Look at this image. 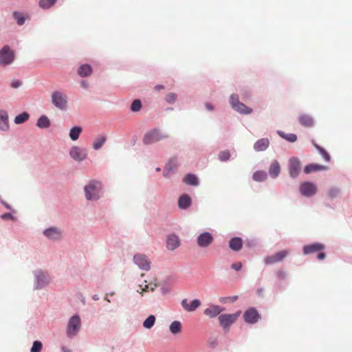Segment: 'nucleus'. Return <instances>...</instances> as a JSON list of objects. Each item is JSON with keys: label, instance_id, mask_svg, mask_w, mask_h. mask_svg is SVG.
<instances>
[{"label": "nucleus", "instance_id": "6e6552de", "mask_svg": "<svg viewBox=\"0 0 352 352\" xmlns=\"http://www.w3.org/2000/svg\"><path fill=\"white\" fill-rule=\"evenodd\" d=\"M289 254L288 250H282L275 253L273 255L265 257L264 262L266 265H273L283 261Z\"/></svg>", "mask_w": 352, "mask_h": 352}, {"label": "nucleus", "instance_id": "9d476101", "mask_svg": "<svg viewBox=\"0 0 352 352\" xmlns=\"http://www.w3.org/2000/svg\"><path fill=\"white\" fill-rule=\"evenodd\" d=\"M243 318L247 323L254 324L260 319V315L255 308L251 307L244 312Z\"/></svg>", "mask_w": 352, "mask_h": 352}, {"label": "nucleus", "instance_id": "e433bc0d", "mask_svg": "<svg viewBox=\"0 0 352 352\" xmlns=\"http://www.w3.org/2000/svg\"><path fill=\"white\" fill-rule=\"evenodd\" d=\"M312 143H313L314 146L320 152V153L323 157V158L325 160V161L329 162L330 161V155H329V153L323 148H322L320 146H318V144H316L314 141L312 142Z\"/></svg>", "mask_w": 352, "mask_h": 352}, {"label": "nucleus", "instance_id": "dca6fc26", "mask_svg": "<svg viewBox=\"0 0 352 352\" xmlns=\"http://www.w3.org/2000/svg\"><path fill=\"white\" fill-rule=\"evenodd\" d=\"M201 305V302L198 299L193 300L188 302L187 299H184L182 301L183 308L187 311H193L196 310Z\"/></svg>", "mask_w": 352, "mask_h": 352}, {"label": "nucleus", "instance_id": "4c0bfd02", "mask_svg": "<svg viewBox=\"0 0 352 352\" xmlns=\"http://www.w3.org/2000/svg\"><path fill=\"white\" fill-rule=\"evenodd\" d=\"M56 1V0H40L39 6L43 9H48L55 3Z\"/></svg>", "mask_w": 352, "mask_h": 352}, {"label": "nucleus", "instance_id": "bb28decb", "mask_svg": "<svg viewBox=\"0 0 352 352\" xmlns=\"http://www.w3.org/2000/svg\"><path fill=\"white\" fill-rule=\"evenodd\" d=\"M36 126L41 129L48 128L50 126V121L46 116H41L37 120Z\"/></svg>", "mask_w": 352, "mask_h": 352}, {"label": "nucleus", "instance_id": "f03ea898", "mask_svg": "<svg viewBox=\"0 0 352 352\" xmlns=\"http://www.w3.org/2000/svg\"><path fill=\"white\" fill-rule=\"evenodd\" d=\"M100 184L93 182L85 187L86 198L88 200H96L100 197Z\"/></svg>", "mask_w": 352, "mask_h": 352}, {"label": "nucleus", "instance_id": "f257e3e1", "mask_svg": "<svg viewBox=\"0 0 352 352\" xmlns=\"http://www.w3.org/2000/svg\"><path fill=\"white\" fill-rule=\"evenodd\" d=\"M168 138V135L162 133L159 129H152L144 135L143 142L145 144H151Z\"/></svg>", "mask_w": 352, "mask_h": 352}, {"label": "nucleus", "instance_id": "8fccbe9b", "mask_svg": "<svg viewBox=\"0 0 352 352\" xmlns=\"http://www.w3.org/2000/svg\"><path fill=\"white\" fill-rule=\"evenodd\" d=\"M339 193V190L338 189L333 188L329 191V195L330 197L333 198L336 197Z\"/></svg>", "mask_w": 352, "mask_h": 352}, {"label": "nucleus", "instance_id": "603ef678", "mask_svg": "<svg viewBox=\"0 0 352 352\" xmlns=\"http://www.w3.org/2000/svg\"><path fill=\"white\" fill-rule=\"evenodd\" d=\"M237 298H238V296H232V297H228V298H221V299L220 300V301H221V302L225 303V302H227V300H227V299H228V300H230V302H234Z\"/></svg>", "mask_w": 352, "mask_h": 352}, {"label": "nucleus", "instance_id": "7c9ffc66", "mask_svg": "<svg viewBox=\"0 0 352 352\" xmlns=\"http://www.w3.org/2000/svg\"><path fill=\"white\" fill-rule=\"evenodd\" d=\"M252 177L256 182H263L267 179V173L263 170H257L253 174Z\"/></svg>", "mask_w": 352, "mask_h": 352}, {"label": "nucleus", "instance_id": "9b49d317", "mask_svg": "<svg viewBox=\"0 0 352 352\" xmlns=\"http://www.w3.org/2000/svg\"><path fill=\"white\" fill-rule=\"evenodd\" d=\"M213 240L212 235L208 232H205L198 236L197 241L199 247L206 248L212 244Z\"/></svg>", "mask_w": 352, "mask_h": 352}, {"label": "nucleus", "instance_id": "37998d69", "mask_svg": "<svg viewBox=\"0 0 352 352\" xmlns=\"http://www.w3.org/2000/svg\"><path fill=\"white\" fill-rule=\"evenodd\" d=\"M43 344L40 341H34L31 349V352H41Z\"/></svg>", "mask_w": 352, "mask_h": 352}, {"label": "nucleus", "instance_id": "c9c22d12", "mask_svg": "<svg viewBox=\"0 0 352 352\" xmlns=\"http://www.w3.org/2000/svg\"><path fill=\"white\" fill-rule=\"evenodd\" d=\"M156 284H147L146 281L144 282V285H140L139 287L142 292L140 293L142 294V292H153L156 287Z\"/></svg>", "mask_w": 352, "mask_h": 352}, {"label": "nucleus", "instance_id": "a211bd4d", "mask_svg": "<svg viewBox=\"0 0 352 352\" xmlns=\"http://www.w3.org/2000/svg\"><path fill=\"white\" fill-rule=\"evenodd\" d=\"M44 235L50 239L57 240L61 238V232L58 228H50L44 231Z\"/></svg>", "mask_w": 352, "mask_h": 352}, {"label": "nucleus", "instance_id": "20e7f679", "mask_svg": "<svg viewBox=\"0 0 352 352\" xmlns=\"http://www.w3.org/2000/svg\"><path fill=\"white\" fill-rule=\"evenodd\" d=\"M81 326L80 318L78 316H73L69 320L67 327V335L69 338L75 336Z\"/></svg>", "mask_w": 352, "mask_h": 352}, {"label": "nucleus", "instance_id": "0eeeda50", "mask_svg": "<svg viewBox=\"0 0 352 352\" xmlns=\"http://www.w3.org/2000/svg\"><path fill=\"white\" fill-rule=\"evenodd\" d=\"M52 101L55 107L60 109H65L67 107V96L60 91H54L52 95Z\"/></svg>", "mask_w": 352, "mask_h": 352}, {"label": "nucleus", "instance_id": "39448f33", "mask_svg": "<svg viewBox=\"0 0 352 352\" xmlns=\"http://www.w3.org/2000/svg\"><path fill=\"white\" fill-rule=\"evenodd\" d=\"M14 59V52L12 51L8 45L4 46L0 50V64L7 65L13 62Z\"/></svg>", "mask_w": 352, "mask_h": 352}, {"label": "nucleus", "instance_id": "7ed1b4c3", "mask_svg": "<svg viewBox=\"0 0 352 352\" xmlns=\"http://www.w3.org/2000/svg\"><path fill=\"white\" fill-rule=\"evenodd\" d=\"M230 103L232 107L237 112L243 114H250L252 112V109L247 107L239 100L236 94H232L230 97Z\"/></svg>", "mask_w": 352, "mask_h": 352}, {"label": "nucleus", "instance_id": "5701e85b", "mask_svg": "<svg viewBox=\"0 0 352 352\" xmlns=\"http://www.w3.org/2000/svg\"><path fill=\"white\" fill-rule=\"evenodd\" d=\"M191 204V199L190 197L184 194L182 195L178 200V206L182 209H186Z\"/></svg>", "mask_w": 352, "mask_h": 352}, {"label": "nucleus", "instance_id": "ddd939ff", "mask_svg": "<svg viewBox=\"0 0 352 352\" xmlns=\"http://www.w3.org/2000/svg\"><path fill=\"white\" fill-rule=\"evenodd\" d=\"M300 162L297 158H292L289 162V175L292 177H296L300 170Z\"/></svg>", "mask_w": 352, "mask_h": 352}, {"label": "nucleus", "instance_id": "f8f14e48", "mask_svg": "<svg viewBox=\"0 0 352 352\" xmlns=\"http://www.w3.org/2000/svg\"><path fill=\"white\" fill-rule=\"evenodd\" d=\"M69 155L76 161H82L87 156L86 150L78 146H73L70 150Z\"/></svg>", "mask_w": 352, "mask_h": 352}, {"label": "nucleus", "instance_id": "bf43d9fd", "mask_svg": "<svg viewBox=\"0 0 352 352\" xmlns=\"http://www.w3.org/2000/svg\"><path fill=\"white\" fill-rule=\"evenodd\" d=\"M63 352H71V351L65 347L62 348Z\"/></svg>", "mask_w": 352, "mask_h": 352}, {"label": "nucleus", "instance_id": "1a4fd4ad", "mask_svg": "<svg viewBox=\"0 0 352 352\" xmlns=\"http://www.w3.org/2000/svg\"><path fill=\"white\" fill-rule=\"evenodd\" d=\"M134 263L142 270L148 271L151 267V262L147 257L142 254H137L133 257Z\"/></svg>", "mask_w": 352, "mask_h": 352}, {"label": "nucleus", "instance_id": "13d9d810", "mask_svg": "<svg viewBox=\"0 0 352 352\" xmlns=\"http://www.w3.org/2000/svg\"><path fill=\"white\" fill-rule=\"evenodd\" d=\"M10 216H11V214H10L7 213V214H3V215L1 216V218H3V219H7V218L10 217Z\"/></svg>", "mask_w": 352, "mask_h": 352}, {"label": "nucleus", "instance_id": "a18cd8bd", "mask_svg": "<svg viewBox=\"0 0 352 352\" xmlns=\"http://www.w3.org/2000/svg\"><path fill=\"white\" fill-rule=\"evenodd\" d=\"M45 279H47V276L43 273H40L38 275H37L38 283L40 287L43 286V285L45 283L44 281Z\"/></svg>", "mask_w": 352, "mask_h": 352}, {"label": "nucleus", "instance_id": "4d7b16f0", "mask_svg": "<svg viewBox=\"0 0 352 352\" xmlns=\"http://www.w3.org/2000/svg\"><path fill=\"white\" fill-rule=\"evenodd\" d=\"M80 85L83 88H87L88 87V83L85 80L82 81Z\"/></svg>", "mask_w": 352, "mask_h": 352}, {"label": "nucleus", "instance_id": "423d86ee", "mask_svg": "<svg viewBox=\"0 0 352 352\" xmlns=\"http://www.w3.org/2000/svg\"><path fill=\"white\" fill-rule=\"evenodd\" d=\"M241 311H239L234 314H222L219 316V321L220 324L224 329H228L230 326L233 324L239 317Z\"/></svg>", "mask_w": 352, "mask_h": 352}, {"label": "nucleus", "instance_id": "6e6d98bb", "mask_svg": "<svg viewBox=\"0 0 352 352\" xmlns=\"http://www.w3.org/2000/svg\"><path fill=\"white\" fill-rule=\"evenodd\" d=\"M206 107L209 110V111H212L213 110V107L211 104L210 103H206Z\"/></svg>", "mask_w": 352, "mask_h": 352}, {"label": "nucleus", "instance_id": "f3484780", "mask_svg": "<svg viewBox=\"0 0 352 352\" xmlns=\"http://www.w3.org/2000/svg\"><path fill=\"white\" fill-rule=\"evenodd\" d=\"M223 310L224 309L219 305H212L204 310V314L210 318H214Z\"/></svg>", "mask_w": 352, "mask_h": 352}, {"label": "nucleus", "instance_id": "a19ab883", "mask_svg": "<svg viewBox=\"0 0 352 352\" xmlns=\"http://www.w3.org/2000/svg\"><path fill=\"white\" fill-rule=\"evenodd\" d=\"M230 157V153L228 150L222 151L219 153V159L223 162L228 160Z\"/></svg>", "mask_w": 352, "mask_h": 352}, {"label": "nucleus", "instance_id": "4468645a", "mask_svg": "<svg viewBox=\"0 0 352 352\" xmlns=\"http://www.w3.org/2000/svg\"><path fill=\"white\" fill-rule=\"evenodd\" d=\"M316 186L311 182H305L300 185V191L302 195L307 197L314 195L316 192Z\"/></svg>", "mask_w": 352, "mask_h": 352}, {"label": "nucleus", "instance_id": "c756f323", "mask_svg": "<svg viewBox=\"0 0 352 352\" xmlns=\"http://www.w3.org/2000/svg\"><path fill=\"white\" fill-rule=\"evenodd\" d=\"M170 331L173 334L179 333L182 331V324L179 321H174L169 327Z\"/></svg>", "mask_w": 352, "mask_h": 352}, {"label": "nucleus", "instance_id": "4be33fe9", "mask_svg": "<svg viewBox=\"0 0 352 352\" xmlns=\"http://www.w3.org/2000/svg\"><path fill=\"white\" fill-rule=\"evenodd\" d=\"M269 144L270 141L267 138H262L255 142L254 148L256 151H263L269 146Z\"/></svg>", "mask_w": 352, "mask_h": 352}, {"label": "nucleus", "instance_id": "c03bdc74", "mask_svg": "<svg viewBox=\"0 0 352 352\" xmlns=\"http://www.w3.org/2000/svg\"><path fill=\"white\" fill-rule=\"evenodd\" d=\"M177 99V95L174 93H169L166 96L165 100L168 103H173Z\"/></svg>", "mask_w": 352, "mask_h": 352}, {"label": "nucleus", "instance_id": "c85d7f7f", "mask_svg": "<svg viewBox=\"0 0 352 352\" xmlns=\"http://www.w3.org/2000/svg\"><path fill=\"white\" fill-rule=\"evenodd\" d=\"M82 132V128L80 126H74L69 131V138L75 141L77 140L79 138L80 134Z\"/></svg>", "mask_w": 352, "mask_h": 352}, {"label": "nucleus", "instance_id": "a878e982", "mask_svg": "<svg viewBox=\"0 0 352 352\" xmlns=\"http://www.w3.org/2000/svg\"><path fill=\"white\" fill-rule=\"evenodd\" d=\"M280 168L277 161H274L270 167L269 173L271 177H276L280 173Z\"/></svg>", "mask_w": 352, "mask_h": 352}, {"label": "nucleus", "instance_id": "f704fd0d", "mask_svg": "<svg viewBox=\"0 0 352 352\" xmlns=\"http://www.w3.org/2000/svg\"><path fill=\"white\" fill-rule=\"evenodd\" d=\"M29 118L30 115L28 113L24 112L15 117L14 122L17 124H22L27 121L29 119Z\"/></svg>", "mask_w": 352, "mask_h": 352}, {"label": "nucleus", "instance_id": "393cba45", "mask_svg": "<svg viewBox=\"0 0 352 352\" xmlns=\"http://www.w3.org/2000/svg\"><path fill=\"white\" fill-rule=\"evenodd\" d=\"M92 68L88 64L82 65L78 69V74L81 77H87L91 74Z\"/></svg>", "mask_w": 352, "mask_h": 352}, {"label": "nucleus", "instance_id": "5fc2aeb1", "mask_svg": "<svg viewBox=\"0 0 352 352\" xmlns=\"http://www.w3.org/2000/svg\"><path fill=\"white\" fill-rule=\"evenodd\" d=\"M155 89L157 91L164 89V86L162 85H157L155 87Z\"/></svg>", "mask_w": 352, "mask_h": 352}, {"label": "nucleus", "instance_id": "49530a36", "mask_svg": "<svg viewBox=\"0 0 352 352\" xmlns=\"http://www.w3.org/2000/svg\"><path fill=\"white\" fill-rule=\"evenodd\" d=\"M177 166V162L175 159H173L168 162V163L166 164V169L170 170L175 168Z\"/></svg>", "mask_w": 352, "mask_h": 352}, {"label": "nucleus", "instance_id": "58836bf2", "mask_svg": "<svg viewBox=\"0 0 352 352\" xmlns=\"http://www.w3.org/2000/svg\"><path fill=\"white\" fill-rule=\"evenodd\" d=\"M105 142H106V138L104 136L100 137V138L95 140V141L94 142V144H93V148L95 150H98L102 147V146L104 144Z\"/></svg>", "mask_w": 352, "mask_h": 352}, {"label": "nucleus", "instance_id": "79ce46f5", "mask_svg": "<svg viewBox=\"0 0 352 352\" xmlns=\"http://www.w3.org/2000/svg\"><path fill=\"white\" fill-rule=\"evenodd\" d=\"M141 101L140 100H135L131 105V110L132 111H138L141 109Z\"/></svg>", "mask_w": 352, "mask_h": 352}, {"label": "nucleus", "instance_id": "72a5a7b5", "mask_svg": "<svg viewBox=\"0 0 352 352\" xmlns=\"http://www.w3.org/2000/svg\"><path fill=\"white\" fill-rule=\"evenodd\" d=\"M155 317L154 315H150L143 322V327L146 329H151L155 322Z\"/></svg>", "mask_w": 352, "mask_h": 352}, {"label": "nucleus", "instance_id": "864d4df0", "mask_svg": "<svg viewBox=\"0 0 352 352\" xmlns=\"http://www.w3.org/2000/svg\"><path fill=\"white\" fill-rule=\"evenodd\" d=\"M325 256H326V255H325V254H324V252H320V253L318 254L317 257H318V258L319 260H322V259H324V258H325Z\"/></svg>", "mask_w": 352, "mask_h": 352}, {"label": "nucleus", "instance_id": "2f4dec72", "mask_svg": "<svg viewBox=\"0 0 352 352\" xmlns=\"http://www.w3.org/2000/svg\"><path fill=\"white\" fill-rule=\"evenodd\" d=\"M184 182L187 184L197 186L198 184V179L195 175L188 174L184 178Z\"/></svg>", "mask_w": 352, "mask_h": 352}, {"label": "nucleus", "instance_id": "3c124183", "mask_svg": "<svg viewBox=\"0 0 352 352\" xmlns=\"http://www.w3.org/2000/svg\"><path fill=\"white\" fill-rule=\"evenodd\" d=\"M22 85V82L19 80H14L11 82V87L14 89L19 88Z\"/></svg>", "mask_w": 352, "mask_h": 352}, {"label": "nucleus", "instance_id": "aec40b11", "mask_svg": "<svg viewBox=\"0 0 352 352\" xmlns=\"http://www.w3.org/2000/svg\"><path fill=\"white\" fill-rule=\"evenodd\" d=\"M9 129L8 115L4 110H0V129L8 131Z\"/></svg>", "mask_w": 352, "mask_h": 352}, {"label": "nucleus", "instance_id": "de8ad7c7", "mask_svg": "<svg viewBox=\"0 0 352 352\" xmlns=\"http://www.w3.org/2000/svg\"><path fill=\"white\" fill-rule=\"evenodd\" d=\"M276 275L278 276V278L280 280H284L286 278V273L283 271V270H278L277 272H276Z\"/></svg>", "mask_w": 352, "mask_h": 352}, {"label": "nucleus", "instance_id": "cd10ccee", "mask_svg": "<svg viewBox=\"0 0 352 352\" xmlns=\"http://www.w3.org/2000/svg\"><path fill=\"white\" fill-rule=\"evenodd\" d=\"M325 169L326 167L322 165L310 164L305 166L304 171L305 173L309 174L314 171L322 170Z\"/></svg>", "mask_w": 352, "mask_h": 352}, {"label": "nucleus", "instance_id": "2eb2a0df", "mask_svg": "<svg viewBox=\"0 0 352 352\" xmlns=\"http://www.w3.org/2000/svg\"><path fill=\"white\" fill-rule=\"evenodd\" d=\"M324 249V245L320 243H316L310 245H307L303 247V253L305 254H311L316 252L322 251Z\"/></svg>", "mask_w": 352, "mask_h": 352}, {"label": "nucleus", "instance_id": "6ab92c4d", "mask_svg": "<svg viewBox=\"0 0 352 352\" xmlns=\"http://www.w3.org/2000/svg\"><path fill=\"white\" fill-rule=\"evenodd\" d=\"M179 237L175 234H170L167 237L166 246L168 250H174L179 246Z\"/></svg>", "mask_w": 352, "mask_h": 352}, {"label": "nucleus", "instance_id": "473e14b6", "mask_svg": "<svg viewBox=\"0 0 352 352\" xmlns=\"http://www.w3.org/2000/svg\"><path fill=\"white\" fill-rule=\"evenodd\" d=\"M278 135L289 142H294L297 140L296 135L294 133H285L283 131H278Z\"/></svg>", "mask_w": 352, "mask_h": 352}, {"label": "nucleus", "instance_id": "b1692460", "mask_svg": "<svg viewBox=\"0 0 352 352\" xmlns=\"http://www.w3.org/2000/svg\"><path fill=\"white\" fill-rule=\"evenodd\" d=\"M299 122L305 127H311L314 125V119L307 114L300 115L299 117Z\"/></svg>", "mask_w": 352, "mask_h": 352}, {"label": "nucleus", "instance_id": "09e8293b", "mask_svg": "<svg viewBox=\"0 0 352 352\" xmlns=\"http://www.w3.org/2000/svg\"><path fill=\"white\" fill-rule=\"evenodd\" d=\"M232 269L236 270V271H239L241 269L242 267V263L241 262H236V263H234L232 266H231Z\"/></svg>", "mask_w": 352, "mask_h": 352}, {"label": "nucleus", "instance_id": "ea45409f", "mask_svg": "<svg viewBox=\"0 0 352 352\" xmlns=\"http://www.w3.org/2000/svg\"><path fill=\"white\" fill-rule=\"evenodd\" d=\"M13 16L19 25H22L25 23V18L21 13L14 12Z\"/></svg>", "mask_w": 352, "mask_h": 352}, {"label": "nucleus", "instance_id": "412c9836", "mask_svg": "<svg viewBox=\"0 0 352 352\" xmlns=\"http://www.w3.org/2000/svg\"><path fill=\"white\" fill-rule=\"evenodd\" d=\"M243 246V241L240 237H234L229 241V247L231 250L238 252Z\"/></svg>", "mask_w": 352, "mask_h": 352}]
</instances>
